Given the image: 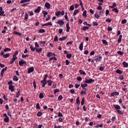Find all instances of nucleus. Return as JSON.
I'll list each match as a JSON object with an SVG mask.
<instances>
[{
    "mask_svg": "<svg viewBox=\"0 0 128 128\" xmlns=\"http://www.w3.org/2000/svg\"><path fill=\"white\" fill-rule=\"evenodd\" d=\"M94 82V80L90 78V80L86 79L85 82L86 84H92V82Z\"/></svg>",
    "mask_w": 128,
    "mask_h": 128,
    "instance_id": "f257e3e1",
    "label": "nucleus"
},
{
    "mask_svg": "<svg viewBox=\"0 0 128 128\" xmlns=\"http://www.w3.org/2000/svg\"><path fill=\"white\" fill-rule=\"evenodd\" d=\"M57 24H60V26H64V22L62 20H60L57 22Z\"/></svg>",
    "mask_w": 128,
    "mask_h": 128,
    "instance_id": "f03ea898",
    "label": "nucleus"
},
{
    "mask_svg": "<svg viewBox=\"0 0 128 128\" xmlns=\"http://www.w3.org/2000/svg\"><path fill=\"white\" fill-rule=\"evenodd\" d=\"M94 58L96 62H100V60H102V56H96Z\"/></svg>",
    "mask_w": 128,
    "mask_h": 128,
    "instance_id": "7ed1b4c3",
    "label": "nucleus"
},
{
    "mask_svg": "<svg viewBox=\"0 0 128 128\" xmlns=\"http://www.w3.org/2000/svg\"><path fill=\"white\" fill-rule=\"evenodd\" d=\"M17 59H18V57H14V56H12V60L10 62V64H14V60H16Z\"/></svg>",
    "mask_w": 128,
    "mask_h": 128,
    "instance_id": "20e7f679",
    "label": "nucleus"
},
{
    "mask_svg": "<svg viewBox=\"0 0 128 128\" xmlns=\"http://www.w3.org/2000/svg\"><path fill=\"white\" fill-rule=\"evenodd\" d=\"M8 68L7 67H6L4 68L2 71H1V74H0V76H4V72H6V69Z\"/></svg>",
    "mask_w": 128,
    "mask_h": 128,
    "instance_id": "39448f33",
    "label": "nucleus"
},
{
    "mask_svg": "<svg viewBox=\"0 0 128 128\" xmlns=\"http://www.w3.org/2000/svg\"><path fill=\"white\" fill-rule=\"evenodd\" d=\"M26 62L24 60H21L19 61V64L22 66H24V64H26Z\"/></svg>",
    "mask_w": 128,
    "mask_h": 128,
    "instance_id": "423d86ee",
    "label": "nucleus"
},
{
    "mask_svg": "<svg viewBox=\"0 0 128 128\" xmlns=\"http://www.w3.org/2000/svg\"><path fill=\"white\" fill-rule=\"evenodd\" d=\"M4 14V11L2 10V7H0V16H5L6 14Z\"/></svg>",
    "mask_w": 128,
    "mask_h": 128,
    "instance_id": "0eeeda50",
    "label": "nucleus"
},
{
    "mask_svg": "<svg viewBox=\"0 0 128 128\" xmlns=\"http://www.w3.org/2000/svg\"><path fill=\"white\" fill-rule=\"evenodd\" d=\"M9 90H10L12 92H14V86H12V85H10Z\"/></svg>",
    "mask_w": 128,
    "mask_h": 128,
    "instance_id": "6e6552de",
    "label": "nucleus"
},
{
    "mask_svg": "<svg viewBox=\"0 0 128 128\" xmlns=\"http://www.w3.org/2000/svg\"><path fill=\"white\" fill-rule=\"evenodd\" d=\"M45 7L48 10H50V3L46 2L45 4Z\"/></svg>",
    "mask_w": 128,
    "mask_h": 128,
    "instance_id": "1a4fd4ad",
    "label": "nucleus"
},
{
    "mask_svg": "<svg viewBox=\"0 0 128 128\" xmlns=\"http://www.w3.org/2000/svg\"><path fill=\"white\" fill-rule=\"evenodd\" d=\"M120 94V93L118 92H114L111 94L110 96H118Z\"/></svg>",
    "mask_w": 128,
    "mask_h": 128,
    "instance_id": "9d476101",
    "label": "nucleus"
},
{
    "mask_svg": "<svg viewBox=\"0 0 128 128\" xmlns=\"http://www.w3.org/2000/svg\"><path fill=\"white\" fill-rule=\"evenodd\" d=\"M40 8H42L40 6H38L36 9L34 10V12H40Z\"/></svg>",
    "mask_w": 128,
    "mask_h": 128,
    "instance_id": "9b49d317",
    "label": "nucleus"
},
{
    "mask_svg": "<svg viewBox=\"0 0 128 128\" xmlns=\"http://www.w3.org/2000/svg\"><path fill=\"white\" fill-rule=\"evenodd\" d=\"M52 26V22H48L46 24H42V26Z\"/></svg>",
    "mask_w": 128,
    "mask_h": 128,
    "instance_id": "f8f14e48",
    "label": "nucleus"
},
{
    "mask_svg": "<svg viewBox=\"0 0 128 128\" xmlns=\"http://www.w3.org/2000/svg\"><path fill=\"white\" fill-rule=\"evenodd\" d=\"M70 24L67 23L66 24V32H70Z\"/></svg>",
    "mask_w": 128,
    "mask_h": 128,
    "instance_id": "ddd939ff",
    "label": "nucleus"
},
{
    "mask_svg": "<svg viewBox=\"0 0 128 128\" xmlns=\"http://www.w3.org/2000/svg\"><path fill=\"white\" fill-rule=\"evenodd\" d=\"M34 67H31L28 70V74H30V72H34Z\"/></svg>",
    "mask_w": 128,
    "mask_h": 128,
    "instance_id": "4468645a",
    "label": "nucleus"
},
{
    "mask_svg": "<svg viewBox=\"0 0 128 128\" xmlns=\"http://www.w3.org/2000/svg\"><path fill=\"white\" fill-rule=\"evenodd\" d=\"M14 34H16L17 36H22V33L20 32H18L16 31H14Z\"/></svg>",
    "mask_w": 128,
    "mask_h": 128,
    "instance_id": "2eb2a0df",
    "label": "nucleus"
},
{
    "mask_svg": "<svg viewBox=\"0 0 128 128\" xmlns=\"http://www.w3.org/2000/svg\"><path fill=\"white\" fill-rule=\"evenodd\" d=\"M83 46H84V43L82 42L80 44V46H79V48L80 50H82V48H83Z\"/></svg>",
    "mask_w": 128,
    "mask_h": 128,
    "instance_id": "dca6fc26",
    "label": "nucleus"
},
{
    "mask_svg": "<svg viewBox=\"0 0 128 128\" xmlns=\"http://www.w3.org/2000/svg\"><path fill=\"white\" fill-rule=\"evenodd\" d=\"M68 38V37H62L59 38V40L60 42H62V40H66Z\"/></svg>",
    "mask_w": 128,
    "mask_h": 128,
    "instance_id": "f3484780",
    "label": "nucleus"
},
{
    "mask_svg": "<svg viewBox=\"0 0 128 128\" xmlns=\"http://www.w3.org/2000/svg\"><path fill=\"white\" fill-rule=\"evenodd\" d=\"M30 2V0H22L20 4H24V2Z\"/></svg>",
    "mask_w": 128,
    "mask_h": 128,
    "instance_id": "a211bd4d",
    "label": "nucleus"
},
{
    "mask_svg": "<svg viewBox=\"0 0 128 128\" xmlns=\"http://www.w3.org/2000/svg\"><path fill=\"white\" fill-rule=\"evenodd\" d=\"M122 64H123L124 68H128V64L126 63V62H122Z\"/></svg>",
    "mask_w": 128,
    "mask_h": 128,
    "instance_id": "6ab92c4d",
    "label": "nucleus"
},
{
    "mask_svg": "<svg viewBox=\"0 0 128 128\" xmlns=\"http://www.w3.org/2000/svg\"><path fill=\"white\" fill-rule=\"evenodd\" d=\"M76 104H80V97H78L76 99Z\"/></svg>",
    "mask_w": 128,
    "mask_h": 128,
    "instance_id": "aec40b11",
    "label": "nucleus"
},
{
    "mask_svg": "<svg viewBox=\"0 0 128 128\" xmlns=\"http://www.w3.org/2000/svg\"><path fill=\"white\" fill-rule=\"evenodd\" d=\"M46 82H48V86H52V80H47Z\"/></svg>",
    "mask_w": 128,
    "mask_h": 128,
    "instance_id": "412c9836",
    "label": "nucleus"
},
{
    "mask_svg": "<svg viewBox=\"0 0 128 128\" xmlns=\"http://www.w3.org/2000/svg\"><path fill=\"white\" fill-rule=\"evenodd\" d=\"M36 52H42V48H40V49H38V48H36Z\"/></svg>",
    "mask_w": 128,
    "mask_h": 128,
    "instance_id": "4be33fe9",
    "label": "nucleus"
},
{
    "mask_svg": "<svg viewBox=\"0 0 128 128\" xmlns=\"http://www.w3.org/2000/svg\"><path fill=\"white\" fill-rule=\"evenodd\" d=\"M114 106L116 108V110H120V106L118 105H114Z\"/></svg>",
    "mask_w": 128,
    "mask_h": 128,
    "instance_id": "5701e85b",
    "label": "nucleus"
},
{
    "mask_svg": "<svg viewBox=\"0 0 128 128\" xmlns=\"http://www.w3.org/2000/svg\"><path fill=\"white\" fill-rule=\"evenodd\" d=\"M4 122H10V120L8 119V117H6L4 118Z\"/></svg>",
    "mask_w": 128,
    "mask_h": 128,
    "instance_id": "b1692460",
    "label": "nucleus"
},
{
    "mask_svg": "<svg viewBox=\"0 0 128 128\" xmlns=\"http://www.w3.org/2000/svg\"><path fill=\"white\" fill-rule=\"evenodd\" d=\"M116 74H122V71L120 70H116Z\"/></svg>",
    "mask_w": 128,
    "mask_h": 128,
    "instance_id": "393cba45",
    "label": "nucleus"
},
{
    "mask_svg": "<svg viewBox=\"0 0 128 128\" xmlns=\"http://www.w3.org/2000/svg\"><path fill=\"white\" fill-rule=\"evenodd\" d=\"M10 50H12V49L10 48H6L4 49V52H10Z\"/></svg>",
    "mask_w": 128,
    "mask_h": 128,
    "instance_id": "a878e982",
    "label": "nucleus"
},
{
    "mask_svg": "<svg viewBox=\"0 0 128 128\" xmlns=\"http://www.w3.org/2000/svg\"><path fill=\"white\" fill-rule=\"evenodd\" d=\"M80 74H83L84 76H86V72L82 70H80Z\"/></svg>",
    "mask_w": 128,
    "mask_h": 128,
    "instance_id": "bb28decb",
    "label": "nucleus"
},
{
    "mask_svg": "<svg viewBox=\"0 0 128 128\" xmlns=\"http://www.w3.org/2000/svg\"><path fill=\"white\" fill-rule=\"evenodd\" d=\"M13 80L15 82H18V76H15L13 78Z\"/></svg>",
    "mask_w": 128,
    "mask_h": 128,
    "instance_id": "cd10ccee",
    "label": "nucleus"
},
{
    "mask_svg": "<svg viewBox=\"0 0 128 128\" xmlns=\"http://www.w3.org/2000/svg\"><path fill=\"white\" fill-rule=\"evenodd\" d=\"M8 56H10V53L3 55L4 58H8Z\"/></svg>",
    "mask_w": 128,
    "mask_h": 128,
    "instance_id": "c85d7f7f",
    "label": "nucleus"
},
{
    "mask_svg": "<svg viewBox=\"0 0 128 128\" xmlns=\"http://www.w3.org/2000/svg\"><path fill=\"white\" fill-rule=\"evenodd\" d=\"M30 48L31 50H32V52H34V50H36V48H34V47H32V45H31L30 46Z\"/></svg>",
    "mask_w": 128,
    "mask_h": 128,
    "instance_id": "c756f323",
    "label": "nucleus"
},
{
    "mask_svg": "<svg viewBox=\"0 0 128 128\" xmlns=\"http://www.w3.org/2000/svg\"><path fill=\"white\" fill-rule=\"evenodd\" d=\"M122 36L120 35L118 39V42H122Z\"/></svg>",
    "mask_w": 128,
    "mask_h": 128,
    "instance_id": "7c9ffc66",
    "label": "nucleus"
},
{
    "mask_svg": "<svg viewBox=\"0 0 128 128\" xmlns=\"http://www.w3.org/2000/svg\"><path fill=\"white\" fill-rule=\"evenodd\" d=\"M78 12H79V10H76L74 11V16H76V14H78Z\"/></svg>",
    "mask_w": 128,
    "mask_h": 128,
    "instance_id": "2f4dec72",
    "label": "nucleus"
},
{
    "mask_svg": "<svg viewBox=\"0 0 128 128\" xmlns=\"http://www.w3.org/2000/svg\"><path fill=\"white\" fill-rule=\"evenodd\" d=\"M112 12H115L118 14V10L117 8H114L112 9Z\"/></svg>",
    "mask_w": 128,
    "mask_h": 128,
    "instance_id": "473e14b6",
    "label": "nucleus"
},
{
    "mask_svg": "<svg viewBox=\"0 0 128 128\" xmlns=\"http://www.w3.org/2000/svg\"><path fill=\"white\" fill-rule=\"evenodd\" d=\"M28 18V13H26L25 14V17H24L25 20H27Z\"/></svg>",
    "mask_w": 128,
    "mask_h": 128,
    "instance_id": "72a5a7b5",
    "label": "nucleus"
},
{
    "mask_svg": "<svg viewBox=\"0 0 128 128\" xmlns=\"http://www.w3.org/2000/svg\"><path fill=\"white\" fill-rule=\"evenodd\" d=\"M56 16H60V11H58L57 12H56Z\"/></svg>",
    "mask_w": 128,
    "mask_h": 128,
    "instance_id": "f704fd0d",
    "label": "nucleus"
},
{
    "mask_svg": "<svg viewBox=\"0 0 128 128\" xmlns=\"http://www.w3.org/2000/svg\"><path fill=\"white\" fill-rule=\"evenodd\" d=\"M18 54V51L16 50L14 53V54L13 55V56L16 57V56Z\"/></svg>",
    "mask_w": 128,
    "mask_h": 128,
    "instance_id": "c9c22d12",
    "label": "nucleus"
},
{
    "mask_svg": "<svg viewBox=\"0 0 128 128\" xmlns=\"http://www.w3.org/2000/svg\"><path fill=\"white\" fill-rule=\"evenodd\" d=\"M70 10H74V5H72L71 6H70Z\"/></svg>",
    "mask_w": 128,
    "mask_h": 128,
    "instance_id": "e433bc0d",
    "label": "nucleus"
},
{
    "mask_svg": "<svg viewBox=\"0 0 128 128\" xmlns=\"http://www.w3.org/2000/svg\"><path fill=\"white\" fill-rule=\"evenodd\" d=\"M46 32V30H44V29H40L39 30V32L41 33V34H43V32Z\"/></svg>",
    "mask_w": 128,
    "mask_h": 128,
    "instance_id": "4c0bfd02",
    "label": "nucleus"
},
{
    "mask_svg": "<svg viewBox=\"0 0 128 128\" xmlns=\"http://www.w3.org/2000/svg\"><path fill=\"white\" fill-rule=\"evenodd\" d=\"M81 86L82 88H86V86H88V84H82Z\"/></svg>",
    "mask_w": 128,
    "mask_h": 128,
    "instance_id": "58836bf2",
    "label": "nucleus"
},
{
    "mask_svg": "<svg viewBox=\"0 0 128 128\" xmlns=\"http://www.w3.org/2000/svg\"><path fill=\"white\" fill-rule=\"evenodd\" d=\"M102 44H106V46L108 44V42H106V40H102Z\"/></svg>",
    "mask_w": 128,
    "mask_h": 128,
    "instance_id": "ea45409f",
    "label": "nucleus"
},
{
    "mask_svg": "<svg viewBox=\"0 0 128 128\" xmlns=\"http://www.w3.org/2000/svg\"><path fill=\"white\" fill-rule=\"evenodd\" d=\"M58 36H56L54 38V42H58Z\"/></svg>",
    "mask_w": 128,
    "mask_h": 128,
    "instance_id": "a19ab883",
    "label": "nucleus"
},
{
    "mask_svg": "<svg viewBox=\"0 0 128 128\" xmlns=\"http://www.w3.org/2000/svg\"><path fill=\"white\" fill-rule=\"evenodd\" d=\"M40 82L42 84V86L44 88V86H46V84L44 83V80H41Z\"/></svg>",
    "mask_w": 128,
    "mask_h": 128,
    "instance_id": "79ce46f5",
    "label": "nucleus"
},
{
    "mask_svg": "<svg viewBox=\"0 0 128 128\" xmlns=\"http://www.w3.org/2000/svg\"><path fill=\"white\" fill-rule=\"evenodd\" d=\"M84 98H83L81 102V106H84Z\"/></svg>",
    "mask_w": 128,
    "mask_h": 128,
    "instance_id": "37998d69",
    "label": "nucleus"
},
{
    "mask_svg": "<svg viewBox=\"0 0 128 128\" xmlns=\"http://www.w3.org/2000/svg\"><path fill=\"white\" fill-rule=\"evenodd\" d=\"M40 98H44V94L42 93H40L39 95Z\"/></svg>",
    "mask_w": 128,
    "mask_h": 128,
    "instance_id": "c03bdc74",
    "label": "nucleus"
},
{
    "mask_svg": "<svg viewBox=\"0 0 128 128\" xmlns=\"http://www.w3.org/2000/svg\"><path fill=\"white\" fill-rule=\"evenodd\" d=\"M88 28H90V27L88 26H84L82 28L83 30H88Z\"/></svg>",
    "mask_w": 128,
    "mask_h": 128,
    "instance_id": "a18cd8bd",
    "label": "nucleus"
},
{
    "mask_svg": "<svg viewBox=\"0 0 128 128\" xmlns=\"http://www.w3.org/2000/svg\"><path fill=\"white\" fill-rule=\"evenodd\" d=\"M22 58H24L30 56V55H28V54L25 55V54H22Z\"/></svg>",
    "mask_w": 128,
    "mask_h": 128,
    "instance_id": "49530a36",
    "label": "nucleus"
},
{
    "mask_svg": "<svg viewBox=\"0 0 128 128\" xmlns=\"http://www.w3.org/2000/svg\"><path fill=\"white\" fill-rule=\"evenodd\" d=\"M37 116H42V113L41 112H38L37 114Z\"/></svg>",
    "mask_w": 128,
    "mask_h": 128,
    "instance_id": "de8ad7c7",
    "label": "nucleus"
},
{
    "mask_svg": "<svg viewBox=\"0 0 128 128\" xmlns=\"http://www.w3.org/2000/svg\"><path fill=\"white\" fill-rule=\"evenodd\" d=\"M117 53L118 54H120V56H122L124 54V52H122V51H118L117 52Z\"/></svg>",
    "mask_w": 128,
    "mask_h": 128,
    "instance_id": "09e8293b",
    "label": "nucleus"
},
{
    "mask_svg": "<svg viewBox=\"0 0 128 128\" xmlns=\"http://www.w3.org/2000/svg\"><path fill=\"white\" fill-rule=\"evenodd\" d=\"M66 58H72V54H68L66 55Z\"/></svg>",
    "mask_w": 128,
    "mask_h": 128,
    "instance_id": "8fccbe9b",
    "label": "nucleus"
},
{
    "mask_svg": "<svg viewBox=\"0 0 128 128\" xmlns=\"http://www.w3.org/2000/svg\"><path fill=\"white\" fill-rule=\"evenodd\" d=\"M62 100V96L60 95V96L58 97V100Z\"/></svg>",
    "mask_w": 128,
    "mask_h": 128,
    "instance_id": "3c124183",
    "label": "nucleus"
},
{
    "mask_svg": "<svg viewBox=\"0 0 128 128\" xmlns=\"http://www.w3.org/2000/svg\"><path fill=\"white\" fill-rule=\"evenodd\" d=\"M28 13L30 14V16H34V12L32 11H30L29 12H28Z\"/></svg>",
    "mask_w": 128,
    "mask_h": 128,
    "instance_id": "603ef678",
    "label": "nucleus"
},
{
    "mask_svg": "<svg viewBox=\"0 0 128 128\" xmlns=\"http://www.w3.org/2000/svg\"><path fill=\"white\" fill-rule=\"evenodd\" d=\"M82 16H86V10H85L84 11Z\"/></svg>",
    "mask_w": 128,
    "mask_h": 128,
    "instance_id": "864d4df0",
    "label": "nucleus"
},
{
    "mask_svg": "<svg viewBox=\"0 0 128 128\" xmlns=\"http://www.w3.org/2000/svg\"><path fill=\"white\" fill-rule=\"evenodd\" d=\"M94 16L96 18H98L100 16V14H95Z\"/></svg>",
    "mask_w": 128,
    "mask_h": 128,
    "instance_id": "5fc2aeb1",
    "label": "nucleus"
},
{
    "mask_svg": "<svg viewBox=\"0 0 128 128\" xmlns=\"http://www.w3.org/2000/svg\"><path fill=\"white\" fill-rule=\"evenodd\" d=\"M52 53L51 52H49L47 54V56H48V58H50V56H52Z\"/></svg>",
    "mask_w": 128,
    "mask_h": 128,
    "instance_id": "6e6d98bb",
    "label": "nucleus"
},
{
    "mask_svg": "<svg viewBox=\"0 0 128 128\" xmlns=\"http://www.w3.org/2000/svg\"><path fill=\"white\" fill-rule=\"evenodd\" d=\"M36 108H38L40 110V104L38 103L36 105Z\"/></svg>",
    "mask_w": 128,
    "mask_h": 128,
    "instance_id": "4d7b16f0",
    "label": "nucleus"
},
{
    "mask_svg": "<svg viewBox=\"0 0 128 128\" xmlns=\"http://www.w3.org/2000/svg\"><path fill=\"white\" fill-rule=\"evenodd\" d=\"M117 112L118 114H123V113L120 110H117Z\"/></svg>",
    "mask_w": 128,
    "mask_h": 128,
    "instance_id": "13d9d810",
    "label": "nucleus"
},
{
    "mask_svg": "<svg viewBox=\"0 0 128 128\" xmlns=\"http://www.w3.org/2000/svg\"><path fill=\"white\" fill-rule=\"evenodd\" d=\"M93 26H98V24L96 22H93Z\"/></svg>",
    "mask_w": 128,
    "mask_h": 128,
    "instance_id": "bf43d9fd",
    "label": "nucleus"
},
{
    "mask_svg": "<svg viewBox=\"0 0 128 128\" xmlns=\"http://www.w3.org/2000/svg\"><path fill=\"white\" fill-rule=\"evenodd\" d=\"M106 22H111L112 20H110V18H108L106 20Z\"/></svg>",
    "mask_w": 128,
    "mask_h": 128,
    "instance_id": "052dcab7",
    "label": "nucleus"
},
{
    "mask_svg": "<svg viewBox=\"0 0 128 128\" xmlns=\"http://www.w3.org/2000/svg\"><path fill=\"white\" fill-rule=\"evenodd\" d=\"M50 18V16L48 15V18H46V21L48 22Z\"/></svg>",
    "mask_w": 128,
    "mask_h": 128,
    "instance_id": "680f3d73",
    "label": "nucleus"
},
{
    "mask_svg": "<svg viewBox=\"0 0 128 128\" xmlns=\"http://www.w3.org/2000/svg\"><path fill=\"white\" fill-rule=\"evenodd\" d=\"M77 80H78L79 82H80V81L82 80V77H80V76H78V77H77Z\"/></svg>",
    "mask_w": 128,
    "mask_h": 128,
    "instance_id": "e2e57ef3",
    "label": "nucleus"
},
{
    "mask_svg": "<svg viewBox=\"0 0 128 128\" xmlns=\"http://www.w3.org/2000/svg\"><path fill=\"white\" fill-rule=\"evenodd\" d=\"M104 70V66H100V70Z\"/></svg>",
    "mask_w": 128,
    "mask_h": 128,
    "instance_id": "0e129e2a",
    "label": "nucleus"
},
{
    "mask_svg": "<svg viewBox=\"0 0 128 128\" xmlns=\"http://www.w3.org/2000/svg\"><path fill=\"white\" fill-rule=\"evenodd\" d=\"M126 20H123L122 21V23L123 24H126Z\"/></svg>",
    "mask_w": 128,
    "mask_h": 128,
    "instance_id": "69168bd1",
    "label": "nucleus"
},
{
    "mask_svg": "<svg viewBox=\"0 0 128 128\" xmlns=\"http://www.w3.org/2000/svg\"><path fill=\"white\" fill-rule=\"evenodd\" d=\"M58 116L60 117V116H62V112H59L58 113Z\"/></svg>",
    "mask_w": 128,
    "mask_h": 128,
    "instance_id": "338daca9",
    "label": "nucleus"
},
{
    "mask_svg": "<svg viewBox=\"0 0 128 128\" xmlns=\"http://www.w3.org/2000/svg\"><path fill=\"white\" fill-rule=\"evenodd\" d=\"M42 12L44 14H46V15L48 14V12H46V11H42Z\"/></svg>",
    "mask_w": 128,
    "mask_h": 128,
    "instance_id": "774afa93",
    "label": "nucleus"
}]
</instances>
